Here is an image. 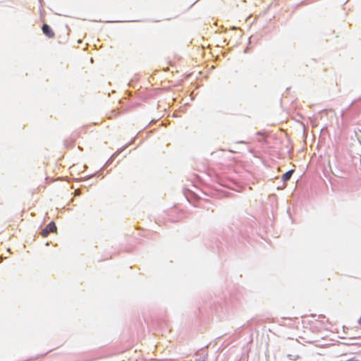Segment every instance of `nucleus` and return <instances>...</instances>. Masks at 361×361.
<instances>
[{"label":"nucleus","mask_w":361,"mask_h":361,"mask_svg":"<svg viewBox=\"0 0 361 361\" xmlns=\"http://www.w3.org/2000/svg\"><path fill=\"white\" fill-rule=\"evenodd\" d=\"M327 322L328 319H326V317L323 314L318 315L317 318L316 314H311L310 316L302 317V323L303 324V328H309L312 331H319Z\"/></svg>","instance_id":"f257e3e1"},{"label":"nucleus","mask_w":361,"mask_h":361,"mask_svg":"<svg viewBox=\"0 0 361 361\" xmlns=\"http://www.w3.org/2000/svg\"><path fill=\"white\" fill-rule=\"evenodd\" d=\"M56 229L57 228L55 225V223L51 221L49 224H47L44 229L42 230L40 234L43 238H46L49 235L51 232H56Z\"/></svg>","instance_id":"f03ea898"},{"label":"nucleus","mask_w":361,"mask_h":361,"mask_svg":"<svg viewBox=\"0 0 361 361\" xmlns=\"http://www.w3.org/2000/svg\"><path fill=\"white\" fill-rule=\"evenodd\" d=\"M43 33L49 38H54L55 36L54 32L47 24H44L42 27Z\"/></svg>","instance_id":"7ed1b4c3"},{"label":"nucleus","mask_w":361,"mask_h":361,"mask_svg":"<svg viewBox=\"0 0 361 361\" xmlns=\"http://www.w3.org/2000/svg\"><path fill=\"white\" fill-rule=\"evenodd\" d=\"M293 170H290L287 172H286L283 176H282V180L284 181V182H286L288 181V180H290V178H291L292 176V174L293 173Z\"/></svg>","instance_id":"20e7f679"},{"label":"nucleus","mask_w":361,"mask_h":361,"mask_svg":"<svg viewBox=\"0 0 361 361\" xmlns=\"http://www.w3.org/2000/svg\"><path fill=\"white\" fill-rule=\"evenodd\" d=\"M117 115H118V114H117V113H116V112L114 111H112V112H111V115L109 116V118H112V117H114V116L115 117V116H116Z\"/></svg>","instance_id":"39448f33"},{"label":"nucleus","mask_w":361,"mask_h":361,"mask_svg":"<svg viewBox=\"0 0 361 361\" xmlns=\"http://www.w3.org/2000/svg\"><path fill=\"white\" fill-rule=\"evenodd\" d=\"M199 361H205V360H199Z\"/></svg>","instance_id":"423d86ee"}]
</instances>
